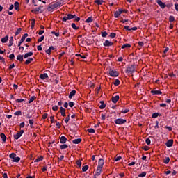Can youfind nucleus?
Here are the masks:
<instances>
[{
    "label": "nucleus",
    "mask_w": 178,
    "mask_h": 178,
    "mask_svg": "<svg viewBox=\"0 0 178 178\" xmlns=\"http://www.w3.org/2000/svg\"><path fill=\"white\" fill-rule=\"evenodd\" d=\"M136 65L135 64L129 65H127L125 72L127 74H133L136 72Z\"/></svg>",
    "instance_id": "1"
},
{
    "label": "nucleus",
    "mask_w": 178,
    "mask_h": 178,
    "mask_svg": "<svg viewBox=\"0 0 178 178\" xmlns=\"http://www.w3.org/2000/svg\"><path fill=\"white\" fill-rule=\"evenodd\" d=\"M16 156H17L16 154L11 153L10 154H9V158L13 159L12 160L13 162L19 163V161L21 160V158Z\"/></svg>",
    "instance_id": "2"
},
{
    "label": "nucleus",
    "mask_w": 178,
    "mask_h": 178,
    "mask_svg": "<svg viewBox=\"0 0 178 178\" xmlns=\"http://www.w3.org/2000/svg\"><path fill=\"white\" fill-rule=\"evenodd\" d=\"M76 17V15L68 14L66 17H63L62 21L64 22H67V20H71Z\"/></svg>",
    "instance_id": "3"
},
{
    "label": "nucleus",
    "mask_w": 178,
    "mask_h": 178,
    "mask_svg": "<svg viewBox=\"0 0 178 178\" xmlns=\"http://www.w3.org/2000/svg\"><path fill=\"white\" fill-rule=\"evenodd\" d=\"M127 120H124V119H122V118H118V119H116L114 122L116 124H119V125H122L123 124H125L127 123Z\"/></svg>",
    "instance_id": "4"
},
{
    "label": "nucleus",
    "mask_w": 178,
    "mask_h": 178,
    "mask_svg": "<svg viewBox=\"0 0 178 178\" xmlns=\"http://www.w3.org/2000/svg\"><path fill=\"white\" fill-rule=\"evenodd\" d=\"M109 75L112 77H118L120 75V73L117 71H114L112 69L109 70Z\"/></svg>",
    "instance_id": "5"
},
{
    "label": "nucleus",
    "mask_w": 178,
    "mask_h": 178,
    "mask_svg": "<svg viewBox=\"0 0 178 178\" xmlns=\"http://www.w3.org/2000/svg\"><path fill=\"white\" fill-rule=\"evenodd\" d=\"M24 133V130H20L19 132H18L17 134L13 135V138L15 140H18L23 135V134Z\"/></svg>",
    "instance_id": "6"
},
{
    "label": "nucleus",
    "mask_w": 178,
    "mask_h": 178,
    "mask_svg": "<svg viewBox=\"0 0 178 178\" xmlns=\"http://www.w3.org/2000/svg\"><path fill=\"white\" fill-rule=\"evenodd\" d=\"M56 8H57L56 4L54 3V4L51 3V4H49V6L47 7V11L52 13Z\"/></svg>",
    "instance_id": "7"
},
{
    "label": "nucleus",
    "mask_w": 178,
    "mask_h": 178,
    "mask_svg": "<svg viewBox=\"0 0 178 178\" xmlns=\"http://www.w3.org/2000/svg\"><path fill=\"white\" fill-rule=\"evenodd\" d=\"M156 3L161 9H165L166 8L165 3H163L162 0H156Z\"/></svg>",
    "instance_id": "8"
},
{
    "label": "nucleus",
    "mask_w": 178,
    "mask_h": 178,
    "mask_svg": "<svg viewBox=\"0 0 178 178\" xmlns=\"http://www.w3.org/2000/svg\"><path fill=\"white\" fill-rule=\"evenodd\" d=\"M29 36L27 33L24 34V35L21 38L20 41L18 42V47H20L22 44L25 41L26 38Z\"/></svg>",
    "instance_id": "9"
},
{
    "label": "nucleus",
    "mask_w": 178,
    "mask_h": 178,
    "mask_svg": "<svg viewBox=\"0 0 178 178\" xmlns=\"http://www.w3.org/2000/svg\"><path fill=\"white\" fill-rule=\"evenodd\" d=\"M104 163H105L104 159H99L97 168L102 169Z\"/></svg>",
    "instance_id": "10"
},
{
    "label": "nucleus",
    "mask_w": 178,
    "mask_h": 178,
    "mask_svg": "<svg viewBox=\"0 0 178 178\" xmlns=\"http://www.w3.org/2000/svg\"><path fill=\"white\" fill-rule=\"evenodd\" d=\"M103 45L104 47H111L114 45V43L110 42L109 40H106L104 43Z\"/></svg>",
    "instance_id": "11"
},
{
    "label": "nucleus",
    "mask_w": 178,
    "mask_h": 178,
    "mask_svg": "<svg viewBox=\"0 0 178 178\" xmlns=\"http://www.w3.org/2000/svg\"><path fill=\"white\" fill-rule=\"evenodd\" d=\"M56 49L54 48V47L51 46L50 47H49V49L45 51V53L48 55H51V51L55 50Z\"/></svg>",
    "instance_id": "12"
},
{
    "label": "nucleus",
    "mask_w": 178,
    "mask_h": 178,
    "mask_svg": "<svg viewBox=\"0 0 178 178\" xmlns=\"http://www.w3.org/2000/svg\"><path fill=\"white\" fill-rule=\"evenodd\" d=\"M165 145H166L168 147H172V146H173V140H172V139L168 140L165 143Z\"/></svg>",
    "instance_id": "13"
},
{
    "label": "nucleus",
    "mask_w": 178,
    "mask_h": 178,
    "mask_svg": "<svg viewBox=\"0 0 178 178\" xmlns=\"http://www.w3.org/2000/svg\"><path fill=\"white\" fill-rule=\"evenodd\" d=\"M119 99H120L119 95H116L115 97H112V98H111V101L114 104H116L119 101Z\"/></svg>",
    "instance_id": "14"
},
{
    "label": "nucleus",
    "mask_w": 178,
    "mask_h": 178,
    "mask_svg": "<svg viewBox=\"0 0 178 178\" xmlns=\"http://www.w3.org/2000/svg\"><path fill=\"white\" fill-rule=\"evenodd\" d=\"M102 171V168H99L98 167H97L96 172L94 176L97 177V176L101 175Z\"/></svg>",
    "instance_id": "15"
},
{
    "label": "nucleus",
    "mask_w": 178,
    "mask_h": 178,
    "mask_svg": "<svg viewBox=\"0 0 178 178\" xmlns=\"http://www.w3.org/2000/svg\"><path fill=\"white\" fill-rule=\"evenodd\" d=\"M67 141V138L65 136H61L60 138V143L62 144H65Z\"/></svg>",
    "instance_id": "16"
},
{
    "label": "nucleus",
    "mask_w": 178,
    "mask_h": 178,
    "mask_svg": "<svg viewBox=\"0 0 178 178\" xmlns=\"http://www.w3.org/2000/svg\"><path fill=\"white\" fill-rule=\"evenodd\" d=\"M76 94V91L75 90L71 91L69 94L68 98L72 99Z\"/></svg>",
    "instance_id": "17"
},
{
    "label": "nucleus",
    "mask_w": 178,
    "mask_h": 178,
    "mask_svg": "<svg viewBox=\"0 0 178 178\" xmlns=\"http://www.w3.org/2000/svg\"><path fill=\"white\" fill-rule=\"evenodd\" d=\"M63 0H56V1H55L54 4L55 6L58 8L60 7V6H62V3Z\"/></svg>",
    "instance_id": "18"
},
{
    "label": "nucleus",
    "mask_w": 178,
    "mask_h": 178,
    "mask_svg": "<svg viewBox=\"0 0 178 178\" xmlns=\"http://www.w3.org/2000/svg\"><path fill=\"white\" fill-rule=\"evenodd\" d=\"M60 114L63 117H65L66 116V112H65V109L63 107H60Z\"/></svg>",
    "instance_id": "19"
},
{
    "label": "nucleus",
    "mask_w": 178,
    "mask_h": 178,
    "mask_svg": "<svg viewBox=\"0 0 178 178\" xmlns=\"http://www.w3.org/2000/svg\"><path fill=\"white\" fill-rule=\"evenodd\" d=\"M17 60H19L20 63L24 61V56L23 55H18L16 58Z\"/></svg>",
    "instance_id": "20"
},
{
    "label": "nucleus",
    "mask_w": 178,
    "mask_h": 178,
    "mask_svg": "<svg viewBox=\"0 0 178 178\" xmlns=\"http://www.w3.org/2000/svg\"><path fill=\"white\" fill-rule=\"evenodd\" d=\"M31 13L34 14H38L39 13H40V8H38V7H36L33 10H31Z\"/></svg>",
    "instance_id": "21"
},
{
    "label": "nucleus",
    "mask_w": 178,
    "mask_h": 178,
    "mask_svg": "<svg viewBox=\"0 0 178 178\" xmlns=\"http://www.w3.org/2000/svg\"><path fill=\"white\" fill-rule=\"evenodd\" d=\"M151 93L152 95H162L163 94L162 91H161V90H152Z\"/></svg>",
    "instance_id": "22"
},
{
    "label": "nucleus",
    "mask_w": 178,
    "mask_h": 178,
    "mask_svg": "<svg viewBox=\"0 0 178 178\" xmlns=\"http://www.w3.org/2000/svg\"><path fill=\"white\" fill-rule=\"evenodd\" d=\"M19 1H15V3H14V8H15V10H19Z\"/></svg>",
    "instance_id": "23"
},
{
    "label": "nucleus",
    "mask_w": 178,
    "mask_h": 178,
    "mask_svg": "<svg viewBox=\"0 0 178 178\" xmlns=\"http://www.w3.org/2000/svg\"><path fill=\"white\" fill-rule=\"evenodd\" d=\"M0 137H1V140H2V141L3 142H6V140H7V137H6V136L4 134H0Z\"/></svg>",
    "instance_id": "24"
},
{
    "label": "nucleus",
    "mask_w": 178,
    "mask_h": 178,
    "mask_svg": "<svg viewBox=\"0 0 178 178\" xmlns=\"http://www.w3.org/2000/svg\"><path fill=\"white\" fill-rule=\"evenodd\" d=\"M40 78L42 80H44L45 79H48L49 78V76L47 74L44 73L43 74H40Z\"/></svg>",
    "instance_id": "25"
},
{
    "label": "nucleus",
    "mask_w": 178,
    "mask_h": 178,
    "mask_svg": "<svg viewBox=\"0 0 178 178\" xmlns=\"http://www.w3.org/2000/svg\"><path fill=\"white\" fill-rule=\"evenodd\" d=\"M9 37L8 35L5 36L4 38L1 39V42L2 43H6L8 42Z\"/></svg>",
    "instance_id": "26"
},
{
    "label": "nucleus",
    "mask_w": 178,
    "mask_h": 178,
    "mask_svg": "<svg viewBox=\"0 0 178 178\" xmlns=\"http://www.w3.org/2000/svg\"><path fill=\"white\" fill-rule=\"evenodd\" d=\"M33 55V52H29V53L25 54L24 55V58H29V57H30V56H32Z\"/></svg>",
    "instance_id": "27"
},
{
    "label": "nucleus",
    "mask_w": 178,
    "mask_h": 178,
    "mask_svg": "<svg viewBox=\"0 0 178 178\" xmlns=\"http://www.w3.org/2000/svg\"><path fill=\"white\" fill-rule=\"evenodd\" d=\"M101 105L99 106L100 109H104L106 108V105L105 104L104 101L100 102Z\"/></svg>",
    "instance_id": "28"
},
{
    "label": "nucleus",
    "mask_w": 178,
    "mask_h": 178,
    "mask_svg": "<svg viewBox=\"0 0 178 178\" xmlns=\"http://www.w3.org/2000/svg\"><path fill=\"white\" fill-rule=\"evenodd\" d=\"M13 42H14L13 37H10L8 46V47H12L13 45Z\"/></svg>",
    "instance_id": "29"
},
{
    "label": "nucleus",
    "mask_w": 178,
    "mask_h": 178,
    "mask_svg": "<svg viewBox=\"0 0 178 178\" xmlns=\"http://www.w3.org/2000/svg\"><path fill=\"white\" fill-rule=\"evenodd\" d=\"M82 141V139L81 138H77V139H74V140H72V143L74 144H79Z\"/></svg>",
    "instance_id": "30"
},
{
    "label": "nucleus",
    "mask_w": 178,
    "mask_h": 178,
    "mask_svg": "<svg viewBox=\"0 0 178 178\" xmlns=\"http://www.w3.org/2000/svg\"><path fill=\"white\" fill-rule=\"evenodd\" d=\"M95 3L98 5H102V3H104V0H95Z\"/></svg>",
    "instance_id": "31"
},
{
    "label": "nucleus",
    "mask_w": 178,
    "mask_h": 178,
    "mask_svg": "<svg viewBox=\"0 0 178 178\" xmlns=\"http://www.w3.org/2000/svg\"><path fill=\"white\" fill-rule=\"evenodd\" d=\"M159 116H162V114L159 113H153V114H152V118H158Z\"/></svg>",
    "instance_id": "32"
},
{
    "label": "nucleus",
    "mask_w": 178,
    "mask_h": 178,
    "mask_svg": "<svg viewBox=\"0 0 178 178\" xmlns=\"http://www.w3.org/2000/svg\"><path fill=\"white\" fill-rule=\"evenodd\" d=\"M32 61H33V58H28V59L25 61L24 64H25V65H29V64H30Z\"/></svg>",
    "instance_id": "33"
},
{
    "label": "nucleus",
    "mask_w": 178,
    "mask_h": 178,
    "mask_svg": "<svg viewBox=\"0 0 178 178\" xmlns=\"http://www.w3.org/2000/svg\"><path fill=\"white\" fill-rule=\"evenodd\" d=\"M68 147L69 146L67 144H65V143H64L62 145H60V149H65L68 148Z\"/></svg>",
    "instance_id": "34"
},
{
    "label": "nucleus",
    "mask_w": 178,
    "mask_h": 178,
    "mask_svg": "<svg viewBox=\"0 0 178 178\" xmlns=\"http://www.w3.org/2000/svg\"><path fill=\"white\" fill-rule=\"evenodd\" d=\"M35 99L36 97L35 96L31 97L28 102V104H31Z\"/></svg>",
    "instance_id": "35"
},
{
    "label": "nucleus",
    "mask_w": 178,
    "mask_h": 178,
    "mask_svg": "<svg viewBox=\"0 0 178 178\" xmlns=\"http://www.w3.org/2000/svg\"><path fill=\"white\" fill-rule=\"evenodd\" d=\"M44 159L43 156H39L38 158H37L36 159H35L34 162L36 163V162H40L41 161H42Z\"/></svg>",
    "instance_id": "36"
},
{
    "label": "nucleus",
    "mask_w": 178,
    "mask_h": 178,
    "mask_svg": "<svg viewBox=\"0 0 178 178\" xmlns=\"http://www.w3.org/2000/svg\"><path fill=\"white\" fill-rule=\"evenodd\" d=\"M31 29H33L35 27V19H32L31 22Z\"/></svg>",
    "instance_id": "37"
},
{
    "label": "nucleus",
    "mask_w": 178,
    "mask_h": 178,
    "mask_svg": "<svg viewBox=\"0 0 178 178\" xmlns=\"http://www.w3.org/2000/svg\"><path fill=\"white\" fill-rule=\"evenodd\" d=\"M115 86H118L120 84V81L119 79H116L113 83Z\"/></svg>",
    "instance_id": "38"
},
{
    "label": "nucleus",
    "mask_w": 178,
    "mask_h": 178,
    "mask_svg": "<svg viewBox=\"0 0 178 178\" xmlns=\"http://www.w3.org/2000/svg\"><path fill=\"white\" fill-rule=\"evenodd\" d=\"M169 161H170V157H165V159L163 161V163L165 164L169 163Z\"/></svg>",
    "instance_id": "39"
},
{
    "label": "nucleus",
    "mask_w": 178,
    "mask_h": 178,
    "mask_svg": "<svg viewBox=\"0 0 178 178\" xmlns=\"http://www.w3.org/2000/svg\"><path fill=\"white\" fill-rule=\"evenodd\" d=\"M22 31V29L21 28H19L17 29L16 32L15 33V36H17Z\"/></svg>",
    "instance_id": "40"
},
{
    "label": "nucleus",
    "mask_w": 178,
    "mask_h": 178,
    "mask_svg": "<svg viewBox=\"0 0 178 178\" xmlns=\"http://www.w3.org/2000/svg\"><path fill=\"white\" fill-rule=\"evenodd\" d=\"M131 45L130 44H126L122 46V49L130 48Z\"/></svg>",
    "instance_id": "41"
},
{
    "label": "nucleus",
    "mask_w": 178,
    "mask_h": 178,
    "mask_svg": "<svg viewBox=\"0 0 178 178\" xmlns=\"http://www.w3.org/2000/svg\"><path fill=\"white\" fill-rule=\"evenodd\" d=\"M147 175V172H143L140 174L138 175L139 177H144Z\"/></svg>",
    "instance_id": "42"
},
{
    "label": "nucleus",
    "mask_w": 178,
    "mask_h": 178,
    "mask_svg": "<svg viewBox=\"0 0 178 178\" xmlns=\"http://www.w3.org/2000/svg\"><path fill=\"white\" fill-rule=\"evenodd\" d=\"M88 168H89V165H85V166H83V168H82V171L83 172H86L88 170Z\"/></svg>",
    "instance_id": "43"
},
{
    "label": "nucleus",
    "mask_w": 178,
    "mask_h": 178,
    "mask_svg": "<svg viewBox=\"0 0 178 178\" xmlns=\"http://www.w3.org/2000/svg\"><path fill=\"white\" fill-rule=\"evenodd\" d=\"M70 120V116L68 115L65 118V122L67 124L69 121Z\"/></svg>",
    "instance_id": "44"
},
{
    "label": "nucleus",
    "mask_w": 178,
    "mask_h": 178,
    "mask_svg": "<svg viewBox=\"0 0 178 178\" xmlns=\"http://www.w3.org/2000/svg\"><path fill=\"white\" fill-rule=\"evenodd\" d=\"M120 15V14L118 13V11H115L114 13V17L115 18H119Z\"/></svg>",
    "instance_id": "45"
},
{
    "label": "nucleus",
    "mask_w": 178,
    "mask_h": 178,
    "mask_svg": "<svg viewBox=\"0 0 178 178\" xmlns=\"http://www.w3.org/2000/svg\"><path fill=\"white\" fill-rule=\"evenodd\" d=\"M145 143H146V144H147V145H151V140H150V138H147V139L145 140Z\"/></svg>",
    "instance_id": "46"
},
{
    "label": "nucleus",
    "mask_w": 178,
    "mask_h": 178,
    "mask_svg": "<svg viewBox=\"0 0 178 178\" xmlns=\"http://www.w3.org/2000/svg\"><path fill=\"white\" fill-rule=\"evenodd\" d=\"M76 165L81 168V165H82V162L79 160H77L76 162Z\"/></svg>",
    "instance_id": "47"
},
{
    "label": "nucleus",
    "mask_w": 178,
    "mask_h": 178,
    "mask_svg": "<svg viewBox=\"0 0 178 178\" xmlns=\"http://www.w3.org/2000/svg\"><path fill=\"white\" fill-rule=\"evenodd\" d=\"M44 40V36L42 35V36H41V37L38 40V43H39V42H42Z\"/></svg>",
    "instance_id": "48"
},
{
    "label": "nucleus",
    "mask_w": 178,
    "mask_h": 178,
    "mask_svg": "<svg viewBox=\"0 0 178 178\" xmlns=\"http://www.w3.org/2000/svg\"><path fill=\"white\" fill-rule=\"evenodd\" d=\"M173 6V4L172 3H168V4H165V7L168 8H170Z\"/></svg>",
    "instance_id": "49"
},
{
    "label": "nucleus",
    "mask_w": 178,
    "mask_h": 178,
    "mask_svg": "<svg viewBox=\"0 0 178 178\" xmlns=\"http://www.w3.org/2000/svg\"><path fill=\"white\" fill-rule=\"evenodd\" d=\"M169 22H175V17H173V16H170V17H169Z\"/></svg>",
    "instance_id": "50"
},
{
    "label": "nucleus",
    "mask_w": 178,
    "mask_h": 178,
    "mask_svg": "<svg viewBox=\"0 0 178 178\" xmlns=\"http://www.w3.org/2000/svg\"><path fill=\"white\" fill-rule=\"evenodd\" d=\"M87 131L90 134H95V130L94 129H88Z\"/></svg>",
    "instance_id": "51"
},
{
    "label": "nucleus",
    "mask_w": 178,
    "mask_h": 178,
    "mask_svg": "<svg viewBox=\"0 0 178 178\" xmlns=\"http://www.w3.org/2000/svg\"><path fill=\"white\" fill-rule=\"evenodd\" d=\"M86 23H91L92 22V17H88L86 20Z\"/></svg>",
    "instance_id": "52"
},
{
    "label": "nucleus",
    "mask_w": 178,
    "mask_h": 178,
    "mask_svg": "<svg viewBox=\"0 0 178 178\" xmlns=\"http://www.w3.org/2000/svg\"><path fill=\"white\" fill-rule=\"evenodd\" d=\"M71 26H72V28L74 29V30H78V29H79V27H77L75 24H71Z\"/></svg>",
    "instance_id": "53"
},
{
    "label": "nucleus",
    "mask_w": 178,
    "mask_h": 178,
    "mask_svg": "<svg viewBox=\"0 0 178 178\" xmlns=\"http://www.w3.org/2000/svg\"><path fill=\"white\" fill-rule=\"evenodd\" d=\"M14 115H22V113L20 111H16L15 113H14Z\"/></svg>",
    "instance_id": "54"
},
{
    "label": "nucleus",
    "mask_w": 178,
    "mask_h": 178,
    "mask_svg": "<svg viewBox=\"0 0 178 178\" xmlns=\"http://www.w3.org/2000/svg\"><path fill=\"white\" fill-rule=\"evenodd\" d=\"M128 112H129V109H128V108H126V109H124V110H122V111H121V113H124V114H126V113H127Z\"/></svg>",
    "instance_id": "55"
},
{
    "label": "nucleus",
    "mask_w": 178,
    "mask_h": 178,
    "mask_svg": "<svg viewBox=\"0 0 178 178\" xmlns=\"http://www.w3.org/2000/svg\"><path fill=\"white\" fill-rule=\"evenodd\" d=\"M109 37L111 38H114L116 37V33H111L110 34Z\"/></svg>",
    "instance_id": "56"
},
{
    "label": "nucleus",
    "mask_w": 178,
    "mask_h": 178,
    "mask_svg": "<svg viewBox=\"0 0 178 178\" xmlns=\"http://www.w3.org/2000/svg\"><path fill=\"white\" fill-rule=\"evenodd\" d=\"M122 159V156H118V157H115V159H114V161H120V160H121Z\"/></svg>",
    "instance_id": "57"
},
{
    "label": "nucleus",
    "mask_w": 178,
    "mask_h": 178,
    "mask_svg": "<svg viewBox=\"0 0 178 178\" xmlns=\"http://www.w3.org/2000/svg\"><path fill=\"white\" fill-rule=\"evenodd\" d=\"M58 108H59V107H58V106H54L52 107V110H53L54 111H58Z\"/></svg>",
    "instance_id": "58"
},
{
    "label": "nucleus",
    "mask_w": 178,
    "mask_h": 178,
    "mask_svg": "<svg viewBox=\"0 0 178 178\" xmlns=\"http://www.w3.org/2000/svg\"><path fill=\"white\" fill-rule=\"evenodd\" d=\"M8 58L10 59V60H13L15 58V54H12L10 55H9Z\"/></svg>",
    "instance_id": "59"
},
{
    "label": "nucleus",
    "mask_w": 178,
    "mask_h": 178,
    "mask_svg": "<svg viewBox=\"0 0 178 178\" xmlns=\"http://www.w3.org/2000/svg\"><path fill=\"white\" fill-rule=\"evenodd\" d=\"M108 35L106 32H102V37L106 38Z\"/></svg>",
    "instance_id": "60"
},
{
    "label": "nucleus",
    "mask_w": 178,
    "mask_h": 178,
    "mask_svg": "<svg viewBox=\"0 0 178 178\" xmlns=\"http://www.w3.org/2000/svg\"><path fill=\"white\" fill-rule=\"evenodd\" d=\"M68 105L70 108H72L74 106V103L73 102H70L68 103Z\"/></svg>",
    "instance_id": "61"
},
{
    "label": "nucleus",
    "mask_w": 178,
    "mask_h": 178,
    "mask_svg": "<svg viewBox=\"0 0 178 178\" xmlns=\"http://www.w3.org/2000/svg\"><path fill=\"white\" fill-rule=\"evenodd\" d=\"M24 99H17L16 100H15V102H17V103H21V102H24Z\"/></svg>",
    "instance_id": "62"
},
{
    "label": "nucleus",
    "mask_w": 178,
    "mask_h": 178,
    "mask_svg": "<svg viewBox=\"0 0 178 178\" xmlns=\"http://www.w3.org/2000/svg\"><path fill=\"white\" fill-rule=\"evenodd\" d=\"M143 149H144L145 151H148V150H149V147L144 146V147H143Z\"/></svg>",
    "instance_id": "63"
},
{
    "label": "nucleus",
    "mask_w": 178,
    "mask_h": 178,
    "mask_svg": "<svg viewBox=\"0 0 178 178\" xmlns=\"http://www.w3.org/2000/svg\"><path fill=\"white\" fill-rule=\"evenodd\" d=\"M48 118V114L47 113H44L42 115V119H47Z\"/></svg>",
    "instance_id": "64"
}]
</instances>
